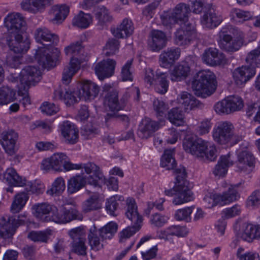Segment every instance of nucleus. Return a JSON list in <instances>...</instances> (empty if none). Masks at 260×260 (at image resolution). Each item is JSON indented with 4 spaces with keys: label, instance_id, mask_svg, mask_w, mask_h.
<instances>
[{
    "label": "nucleus",
    "instance_id": "nucleus-1",
    "mask_svg": "<svg viewBox=\"0 0 260 260\" xmlns=\"http://www.w3.org/2000/svg\"><path fill=\"white\" fill-rule=\"evenodd\" d=\"M246 65L236 69L233 72L235 83L239 87L243 86L255 74V68L260 64V41L258 47L247 54Z\"/></svg>",
    "mask_w": 260,
    "mask_h": 260
},
{
    "label": "nucleus",
    "instance_id": "nucleus-2",
    "mask_svg": "<svg viewBox=\"0 0 260 260\" xmlns=\"http://www.w3.org/2000/svg\"><path fill=\"white\" fill-rule=\"evenodd\" d=\"M184 150L198 158L214 161L217 156V149L214 145L208 146V143L200 138L188 137L183 142Z\"/></svg>",
    "mask_w": 260,
    "mask_h": 260
},
{
    "label": "nucleus",
    "instance_id": "nucleus-3",
    "mask_svg": "<svg viewBox=\"0 0 260 260\" xmlns=\"http://www.w3.org/2000/svg\"><path fill=\"white\" fill-rule=\"evenodd\" d=\"M191 86L196 95L205 98L213 94L216 89L215 76L209 71H201L197 74Z\"/></svg>",
    "mask_w": 260,
    "mask_h": 260
},
{
    "label": "nucleus",
    "instance_id": "nucleus-4",
    "mask_svg": "<svg viewBox=\"0 0 260 260\" xmlns=\"http://www.w3.org/2000/svg\"><path fill=\"white\" fill-rule=\"evenodd\" d=\"M126 206L125 215L134 224L127 226L119 233V241L121 243L126 242L127 240L139 231L141 228L140 223L142 222V217L138 213L135 200L132 198H127Z\"/></svg>",
    "mask_w": 260,
    "mask_h": 260
},
{
    "label": "nucleus",
    "instance_id": "nucleus-5",
    "mask_svg": "<svg viewBox=\"0 0 260 260\" xmlns=\"http://www.w3.org/2000/svg\"><path fill=\"white\" fill-rule=\"evenodd\" d=\"M191 10L188 5L180 3L172 10L164 11L160 15L161 22L163 25L172 28L177 23H187L188 15Z\"/></svg>",
    "mask_w": 260,
    "mask_h": 260
},
{
    "label": "nucleus",
    "instance_id": "nucleus-6",
    "mask_svg": "<svg viewBox=\"0 0 260 260\" xmlns=\"http://www.w3.org/2000/svg\"><path fill=\"white\" fill-rule=\"evenodd\" d=\"M58 50L53 46L41 47L36 51L35 58L40 66L44 69L55 66Z\"/></svg>",
    "mask_w": 260,
    "mask_h": 260
},
{
    "label": "nucleus",
    "instance_id": "nucleus-7",
    "mask_svg": "<svg viewBox=\"0 0 260 260\" xmlns=\"http://www.w3.org/2000/svg\"><path fill=\"white\" fill-rule=\"evenodd\" d=\"M165 194L168 196H174L172 202L175 205H181L193 199L189 185L174 186L173 188L165 190Z\"/></svg>",
    "mask_w": 260,
    "mask_h": 260
},
{
    "label": "nucleus",
    "instance_id": "nucleus-8",
    "mask_svg": "<svg viewBox=\"0 0 260 260\" xmlns=\"http://www.w3.org/2000/svg\"><path fill=\"white\" fill-rule=\"evenodd\" d=\"M196 36L194 25L190 23H185L175 32L174 42L178 46L188 45L196 38Z\"/></svg>",
    "mask_w": 260,
    "mask_h": 260
},
{
    "label": "nucleus",
    "instance_id": "nucleus-9",
    "mask_svg": "<svg viewBox=\"0 0 260 260\" xmlns=\"http://www.w3.org/2000/svg\"><path fill=\"white\" fill-rule=\"evenodd\" d=\"M26 23L20 13L9 14L5 19V26L9 35L22 34L25 31Z\"/></svg>",
    "mask_w": 260,
    "mask_h": 260
},
{
    "label": "nucleus",
    "instance_id": "nucleus-10",
    "mask_svg": "<svg viewBox=\"0 0 260 260\" xmlns=\"http://www.w3.org/2000/svg\"><path fill=\"white\" fill-rule=\"evenodd\" d=\"M233 129L234 126L230 122H219L213 130L212 136L214 140L220 145L229 143L232 136Z\"/></svg>",
    "mask_w": 260,
    "mask_h": 260
},
{
    "label": "nucleus",
    "instance_id": "nucleus-11",
    "mask_svg": "<svg viewBox=\"0 0 260 260\" xmlns=\"http://www.w3.org/2000/svg\"><path fill=\"white\" fill-rule=\"evenodd\" d=\"M168 39L166 34L158 29H152L147 40L148 49L152 52H158L166 47Z\"/></svg>",
    "mask_w": 260,
    "mask_h": 260
},
{
    "label": "nucleus",
    "instance_id": "nucleus-12",
    "mask_svg": "<svg viewBox=\"0 0 260 260\" xmlns=\"http://www.w3.org/2000/svg\"><path fill=\"white\" fill-rule=\"evenodd\" d=\"M20 82L21 86L35 85L42 78L40 69L35 66H27L21 72Z\"/></svg>",
    "mask_w": 260,
    "mask_h": 260
},
{
    "label": "nucleus",
    "instance_id": "nucleus-13",
    "mask_svg": "<svg viewBox=\"0 0 260 260\" xmlns=\"http://www.w3.org/2000/svg\"><path fill=\"white\" fill-rule=\"evenodd\" d=\"M222 21L221 16L216 13L212 5H206L204 7V14L201 18V22L203 26L212 29L218 26Z\"/></svg>",
    "mask_w": 260,
    "mask_h": 260
},
{
    "label": "nucleus",
    "instance_id": "nucleus-14",
    "mask_svg": "<svg viewBox=\"0 0 260 260\" xmlns=\"http://www.w3.org/2000/svg\"><path fill=\"white\" fill-rule=\"evenodd\" d=\"M7 42L10 50L17 54L24 53L29 48V41L24 40L22 34L9 35L7 37Z\"/></svg>",
    "mask_w": 260,
    "mask_h": 260
},
{
    "label": "nucleus",
    "instance_id": "nucleus-15",
    "mask_svg": "<svg viewBox=\"0 0 260 260\" xmlns=\"http://www.w3.org/2000/svg\"><path fill=\"white\" fill-rule=\"evenodd\" d=\"M67 159L68 156L64 153H54L50 157L43 160L41 164V168L46 172L51 170L61 172L62 171L63 162L65 159Z\"/></svg>",
    "mask_w": 260,
    "mask_h": 260
},
{
    "label": "nucleus",
    "instance_id": "nucleus-16",
    "mask_svg": "<svg viewBox=\"0 0 260 260\" xmlns=\"http://www.w3.org/2000/svg\"><path fill=\"white\" fill-rule=\"evenodd\" d=\"M82 168L85 172L89 174L93 173V175H89L86 178L88 180V184L94 187H100L101 182L104 180V176L100 170V167L93 162H89L82 164Z\"/></svg>",
    "mask_w": 260,
    "mask_h": 260
},
{
    "label": "nucleus",
    "instance_id": "nucleus-17",
    "mask_svg": "<svg viewBox=\"0 0 260 260\" xmlns=\"http://www.w3.org/2000/svg\"><path fill=\"white\" fill-rule=\"evenodd\" d=\"M35 37L37 42L42 44L43 47L53 46L58 42V37L55 34L51 33L45 27L36 29Z\"/></svg>",
    "mask_w": 260,
    "mask_h": 260
},
{
    "label": "nucleus",
    "instance_id": "nucleus-18",
    "mask_svg": "<svg viewBox=\"0 0 260 260\" xmlns=\"http://www.w3.org/2000/svg\"><path fill=\"white\" fill-rule=\"evenodd\" d=\"M255 162V157L250 151H242L238 155L237 166L240 171L250 173L254 168Z\"/></svg>",
    "mask_w": 260,
    "mask_h": 260
},
{
    "label": "nucleus",
    "instance_id": "nucleus-19",
    "mask_svg": "<svg viewBox=\"0 0 260 260\" xmlns=\"http://www.w3.org/2000/svg\"><path fill=\"white\" fill-rule=\"evenodd\" d=\"M78 90L59 87L54 91L55 98L62 101L66 105L70 106L81 100Z\"/></svg>",
    "mask_w": 260,
    "mask_h": 260
},
{
    "label": "nucleus",
    "instance_id": "nucleus-20",
    "mask_svg": "<svg viewBox=\"0 0 260 260\" xmlns=\"http://www.w3.org/2000/svg\"><path fill=\"white\" fill-rule=\"evenodd\" d=\"M116 64V61L111 59L103 60L97 63L94 67V71L98 78L103 80L112 76L114 73Z\"/></svg>",
    "mask_w": 260,
    "mask_h": 260
},
{
    "label": "nucleus",
    "instance_id": "nucleus-21",
    "mask_svg": "<svg viewBox=\"0 0 260 260\" xmlns=\"http://www.w3.org/2000/svg\"><path fill=\"white\" fill-rule=\"evenodd\" d=\"M159 128V123L158 122L146 117L139 124L137 134L139 138L146 139L151 137Z\"/></svg>",
    "mask_w": 260,
    "mask_h": 260
},
{
    "label": "nucleus",
    "instance_id": "nucleus-22",
    "mask_svg": "<svg viewBox=\"0 0 260 260\" xmlns=\"http://www.w3.org/2000/svg\"><path fill=\"white\" fill-rule=\"evenodd\" d=\"M3 140L2 144L6 153L10 155H13L16 151V142L18 135L13 129L4 131L2 134Z\"/></svg>",
    "mask_w": 260,
    "mask_h": 260
},
{
    "label": "nucleus",
    "instance_id": "nucleus-23",
    "mask_svg": "<svg viewBox=\"0 0 260 260\" xmlns=\"http://www.w3.org/2000/svg\"><path fill=\"white\" fill-rule=\"evenodd\" d=\"M202 59L206 64L211 66H220L226 62L224 55L219 53L217 49L211 47L205 50L202 55Z\"/></svg>",
    "mask_w": 260,
    "mask_h": 260
},
{
    "label": "nucleus",
    "instance_id": "nucleus-24",
    "mask_svg": "<svg viewBox=\"0 0 260 260\" xmlns=\"http://www.w3.org/2000/svg\"><path fill=\"white\" fill-rule=\"evenodd\" d=\"M134 26L131 20L124 18L117 27H112L111 32L117 39L127 38L132 35L134 32Z\"/></svg>",
    "mask_w": 260,
    "mask_h": 260
},
{
    "label": "nucleus",
    "instance_id": "nucleus-25",
    "mask_svg": "<svg viewBox=\"0 0 260 260\" xmlns=\"http://www.w3.org/2000/svg\"><path fill=\"white\" fill-rule=\"evenodd\" d=\"M104 104L109 108L111 111H118L125 106L124 98L118 99V92L116 90L112 89L108 91L105 95Z\"/></svg>",
    "mask_w": 260,
    "mask_h": 260
},
{
    "label": "nucleus",
    "instance_id": "nucleus-26",
    "mask_svg": "<svg viewBox=\"0 0 260 260\" xmlns=\"http://www.w3.org/2000/svg\"><path fill=\"white\" fill-rule=\"evenodd\" d=\"M78 90L79 98L85 101L94 99L99 92V86L94 83L88 80L83 81L81 88Z\"/></svg>",
    "mask_w": 260,
    "mask_h": 260
},
{
    "label": "nucleus",
    "instance_id": "nucleus-27",
    "mask_svg": "<svg viewBox=\"0 0 260 260\" xmlns=\"http://www.w3.org/2000/svg\"><path fill=\"white\" fill-rule=\"evenodd\" d=\"M60 130L67 143L75 144L77 142L78 129L71 122L64 121L60 126Z\"/></svg>",
    "mask_w": 260,
    "mask_h": 260
},
{
    "label": "nucleus",
    "instance_id": "nucleus-28",
    "mask_svg": "<svg viewBox=\"0 0 260 260\" xmlns=\"http://www.w3.org/2000/svg\"><path fill=\"white\" fill-rule=\"evenodd\" d=\"M178 103L181 105V108H183L185 112L200 107L201 103L192 94L186 91L182 92L177 99Z\"/></svg>",
    "mask_w": 260,
    "mask_h": 260
},
{
    "label": "nucleus",
    "instance_id": "nucleus-29",
    "mask_svg": "<svg viewBox=\"0 0 260 260\" xmlns=\"http://www.w3.org/2000/svg\"><path fill=\"white\" fill-rule=\"evenodd\" d=\"M95 18L98 20L96 25L100 30L107 28V24L111 23L114 19L109 10L104 6H100L97 8Z\"/></svg>",
    "mask_w": 260,
    "mask_h": 260
},
{
    "label": "nucleus",
    "instance_id": "nucleus-30",
    "mask_svg": "<svg viewBox=\"0 0 260 260\" xmlns=\"http://www.w3.org/2000/svg\"><path fill=\"white\" fill-rule=\"evenodd\" d=\"M180 55V49L178 48L167 49L163 51L159 56L160 66L166 67L174 64Z\"/></svg>",
    "mask_w": 260,
    "mask_h": 260
},
{
    "label": "nucleus",
    "instance_id": "nucleus-31",
    "mask_svg": "<svg viewBox=\"0 0 260 260\" xmlns=\"http://www.w3.org/2000/svg\"><path fill=\"white\" fill-rule=\"evenodd\" d=\"M15 216H4L0 218V227L8 234L13 235L16 229L23 222L22 220Z\"/></svg>",
    "mask_w": 260,
    "mask_h": 260
},
{
    "label": "nucleus",
    "instance_id": "nucleus-32",
    "mask_svg": "<svg viewBox=\"0 0 260 260\" xmlns=\"http://www.w3.org/2000/svg\"><path fill=\"white\" fill-rule=\"evenodd\" d=\"M240 183L231 185L227 191L222 194H216L214 196V200L221 205L229 204L235 201L239 197V193L235 187H238Z\"/></svg>",
    "mask_w": 260,
    "mask_h": 260
},
{
    "label": "nucleus",
    "instance_id": "nucleus-33",
    "mask_svg": "<svg viewBox=\"0 0 260 260\" xmlns=\"http://www.w3.org/2000/svg\"><path fill=\"white\" fill-rule=\"evenodd\" d=\"M190 68L186 62H181L175 66L170 73L172 81H179L186 79L189 75Z\"/></svg>",
    "mask_w": 260,
    "mask_h": 260
},
{
    "label": "nucleus",
    "instance_id": "nucleus-34",
    "mask_svg": "<svg viewBox=\"0 0 260 260\" xmlns=\"http://www.w3.org/2000/svg\"><path fill=\"white\" fill-rule=\"evenodd\" d=\"M82 61L78 58H71L69 66L63 70L62 73V81L63 83L68 85L71 81L73 76L80 68Z\"/></svg>",
    "mask_w": 260,
    "mask_h": 260
},
{
    "label": "nucleus",
    "instance_id": "nucleus-35",
    "mask_svg": "<svg viewBox=\"0 0 260 260\" xmlns=\"http://www.w3.org/2000/svg\"><path fill=\"white\" fill-rule=\"evenodd\" d=\"M4 179L11 186H23L26 183L25 178L19 176L16 170L12 168L5 171Z\"/></svg>",
    "mask_w": 260,
    "mask_h": 260
},
{
    "label": "nucleus",
    "instance_id": "nucleus-36",
    "mask_svg": "<svg viewBox=\"0 0 260 260\" xmlns=\"http://www.w3.org/2000/svg\"><path fill=\"white\" fill-rule=\"evenodd\" d=\"M86 184H88V180L86 177L80 174L73 176L68 181V192L69 194L74 193L84 187Z\"/></svg>",
    "mask_w": 260,
    "mask_h": 260
},
{
    "label": "nucleus",
    "instance_id": "nucleus-37",
    "mask_svg": "<svg viewBox=\"0 0 260 260\" xmlns=\"http://www.w3.org/2000/svg\"><path fill=\"white\" fill-rule=\"evenodd\" d=\"M53 206L46 203L35 204L32 207L33 214L38 219L42 221H46L47 217L51 215Z\"/></svg>",
    "mask_w": 260,
    "mask_h": 260
},
{
    "label": "nucleus",
    "instance_id": "nucleus-38",
    "mask_svg": "<svg viewBox=\"0 0 260 260\" xmlns=\"http://www.w3.org/2000/svg\"><path fill=\"white\" fill-rule=\"evenodd\" d=\"M168 76L167 73L162 72L159 70L156 71L155 90L157 93L164 94L167 92L169 83L167 79Z\"/></svg>",
    "mask_w": 260,
    "mask_h": 260
},
{
    "label": "nucleus",
    "instance_id": "nucleus-39",
    "mask_svg": "<svg viewBox=\"0 0 260 260\" xmlns=\"http://www.w3.org/2000/svg\"><path fill=\"white\" fill-rule=\"evenodd\" d=\"M243 34L238 28L232 25H228L222 27L219 32L218 37L219 43H223L232 41V39L235 37L239 36Z\"/></svg>",
    "mask_w": 260,
    "mask_h": 260
},
{
    "label": "nucleus",
    "instance_id": "nucleus-40",
    "mask_svg": "<svg viewBox=\"0 0 260 260\" xmlns=\"http://www.w3.org/2000/svg\"><path fill=\"white\" fill-rule=\"evenodd\" d=\"M243 240L248 242L260 239V225L247 224L241 235Z\"/></svg>",
    "mask_w": 260,
    "mask_h": 260
},
{
    "label": "nucleus",
    "instance_id": "nucleus-41",
    "mask_svg": "<svg viewBox=\"0 0 260 260\" xmlns=\"http://www.w3.org/2000/svg\"><path fill=\"white\" fill-rule=\"evenodd\" d=\"M243 43V34H242L233 38L232 41L219 43V46L221 49L226 52H233L239 50Z\"/></svg>",
    "mask_w": 260,
    "mask_h": 260
},
{
    "label": "nucleus",
    "instance_id": "nucleus-42",
    "mask_svg": "<svg viewBox=\"0 0 260 260\" xmlns=\"http://www.w3.org/2000/svg\"><path fill=\"white\" fill-rule=\"evenodd\" d=\"M230 154L220 157L213 171L215 176L223 177L226 174L228 168L233 165V162L230 161Z\"/></svg>",
    "mask_w": 260,
    "mask_h": 260
},
{
    "label": "nucleus",
    "instance_id": "nucleus-43",
    "mask_svg": "<svg viewBox=\"0 0 260 260\" xmlns=\"http://www.w3.org/2000/svg\"><path fill=\"white\" fill-rule=\"evenodd\" d=\"M92 22V17L90 14L85 13L80 11L72 20V24L78 28L85 29L87 28Z\"/></svg>",
    "mask_w": 260,
    "mask_h": 260
},
{
    "label": "nucleus",
    "instance_id": "nucleus-44",
    "mask_svg": "<svg viewBox=\"0 0 260 260\" xmlns=\"http://www.w3.org/2000/svg\"><path fill=\"white\" fill-rule=\"evenodd\" d=\"M174 149L165 150L161 156L160 166L166 168L167 170H174L176 168L177 163L174 158Z\"/></svg>",
    "mask_w": 260,
    "mask_h": 260
},
{
    "label": "nucleus",
    "instance_id": "nucleus-45",
    "mask_svg": "<svg viewBox=\"0 0 260 260\" xmlns=\"http://www.w3.org/2000/svg\"><path fill=\"white\" fill-rule=\"evenodd\" d=\"M61 214L62 223H68L73 220H81L83 218L82 214L74 208H62L61 209Z\"/></svg>",
    "mask_w": 260,
    "mask_h": 260
},
{
    "label": "nucleus",
    "instance_id": "nucleus-46",
    "mask_svg": "<svg viewBox=\"0 0 260 260\" xmlns=\"http://www.w3.org/2000/svg\"><path fill=\"white\" fill-rule=\"evenodd\" d=\"M28 198L27 193L24 192H21L17 194L15 196L12 204L10 209L11 212L12 213L19 212L24 207Z\"/></svg>",
    "mask_w": 260,
    "mask_h": 260
},
{
    "label": "nucleus",
    "instance_id": "nucleus-47",
    "mask_svg": "<svg viewBox=\"0 0 260 260\" xmlns=\"http://www.w3.org/2000/svg\"><path fill=\"white\" fill-rule=\"evenodd\" d=\"M168 117L170 121L176 126L182 125L184 123V114L179 107L171 109L168 113Z\"/></svg>",
    "mask_w": 260,
    "mask_h": 260
},
{
    "label": "nucleus",
    "instance_id": "nucleus-48",
    "mask_svg": "<svg viewBox=\"0 0 260 260\" xmlns=\"http://www.w3.org/2000/svg\"><path fill=\"white\" fill-rule=\"evenodd\" d=\"M84 51V46L82 41H78L73 43L70 45L67 46L64 49V52L66 55H72L71 58H78L81 55H83ZM79 59H82L81 58Z\"/></svg>",
    "mask_w": 260,
    "mask_h": 260
},
{
    "label": "nucleus",
    "instance_id": "nucleus-49",
    "mask_svg": "<svg viewBox=\"0 0 260 260\" xmlns=\"http://www.w3.org/2000/svg\"><path fill=\"white\" fill-rule=\"evenodd\" d=\"M52 10L54 13V18L52 21L60 23L69 14L70 8L66 5H56L53 7Z\"/></svg>",
    "mask_w": 260,
    "mask_h": 260
},
{
    "label": "nucleus",
    "instance_id": "nucleus-50",
    "mask_svg": "<svg viewBox=\"0 0 260 260\" xmlns=\"http://www.w3.org/2000/svg\"><path fill=\"white\" fill-rule=\"evenodd\" d=\"M15 92L8 86L0 88V105H7L15 100Z\"/></svg>",
    "mask_w": 260,
    "mask_h": 260
},
{
    "label": "nucleus",
    "instance_id": "nucleus-51",
    "mask_svg": "<svg viewBox=\"0 0 260 260\" xmlns=\"http://www.w3.org/2000/svg\"><path fill=\"white\" fill-rule=\"evenodd\" d=\"M117 38H110L107 41L103 48L104 54L106 56L114 55L118 51L120 42Z\"/></svg>",
    "mask_w": 260,
    "mask_h": 260
},
{
    "label": "nucleus",
    "instance_id": "nucleus-52",
    "mask_svg": "<svg viewBox=\"0 0 260 260\" xmlns=\"http://www.w3.org/2000/svg\"><path fill=\"white\" fill-rule=\"evenodd\" d=\"M86 238H81L80 240L73 241L72 242V251L78 255L86 256L87 247L85 244Z\"/></svg>",
    "mask_w": 260,
    "mask_h": 260
},
{
    "label": "nucleus",
    "instance_id": "nucleus-53",
    "mask_svg": "<svg viewBox=\"0 0 260 260\" xmlns=\"http://www.w3.org/2000/svg\"><path fill=\"white\" fill-rule=\"evenodd\" d=\"M88 239L91 249L99 251L103 248V244L100 242L99 237L97 235L95 226L90 229V233L88 235Z\"/></svg>",
    "mask_w": 260,
    "mask_h": 260
},
{
    "label": "nucleus",
    "instance_id": "nucleus-54",
    "mask_svg": "<svg viewBox=\"0 0 260 260\" xmlns=\"http://www.w3.org/2000/svg\"><path fill=\"white\" fill-rule=\"evenodd\" d=\"M117 230V224L110 222L99 230V234L103 240L111 239L116 232Z\"/></svg>",
    "mask_w": 260,
    "mask_h": 260
},
{
    "label": "nucleus",
    "instance_id": "nucleus-55",
    "mask_svg": "<svg viewBox=\"0 0 260 260\" xmlns=\"http://www.w3.org/2000/svg\"><path fill=\"white\" fill-rule=\"evenodd\" d=\"M173 173L176 176L175 185H189V182L186 179L187 173L184 167L180 166L179 168H174Z\"/></svg>",
    "mask_w": 260,
    "mask_h": 260
},
{
    "label": "nucleus",
    "instance_id": "nucleus-56",
    "mask_svg": "<svg viewBox=\"0 0 260 260\" xmlns=\"http://www.w3.org/2000/svg\"><path fill=\"white\" fill-rule=\"evenodd\" d=\"M66 185L63 178L61 177L57 178L52 185V187L47 191L50 196L59 195L65 189Z\"/></svg>",
    "mask_w": 260,
    "mask_h": 260
},
{
    "label": "nucleus",
    "instance_id": "nucleus-57",
    "mask_svg": "<svg viewBox=\"0 0 260 260\" xmlns=\"http://www.w3.org/2000/svg\"><path fill=\"white\" fill-rule=\"evenodd\" d=\"M99 133V127L96 124L88 122L83 126L81 129V134L85 139L91 138Z\"/></svg>",
    "mask_w": 260,
    "mask_h": 260
},
{
    "label": "nucleus",
    "instance_id": "nucleus-58",
    "mask_svg": "<svg viewBox=\"0 0 260 260\" xmlns=\"http://www.w3.org/2000/svg\"><path fill=\"white\" fill-rule=\"evenodd\" d=\"M99 196L97 193L91 196L84 203L83 209L85 212L92 210H96L101 208V205L99 203Z\"/></svg>",
    "mask_w": 260,
    "mask_h": 260
},
{
    "label": "nucleus",
    "instance_id": "nucleus-59",
    "mask_svg": "<svg viewBox=\"0 0 260 260\" xmlns=\"http://www.w3.org/2000/svg\"><path fill=\"white\" fill-rule=\"evenodd\" d=\"M193 206L187 207L177 210L175 213V218L178 221H184L186 222L191 221V214L193 211Z\"/></svg>",
    "mask_w": 260,
    "mask_h": 260
},
{
    "label": "nucleus",
    "instance_id": "nucleus-60",
    "mask_svg": "<svg viewBox=\"0 0 260 260\" xmlns=\"http://www.w3.org/2000/svg\"><path fill=\"white\" fill-rule=\"evenodd\" d=\"M232 107L228 97L217 103L214 106V109L218 114H228L232 113Z\"/></svg>",
    "mask_w": 260,
    "mask_h": 260
},
{
    "label": "nucleus",
    "instance_id": "nucleus-61",
    "mask_svg": "<svg viewBox=\"0 0 260 260\" xmlns=\"http://www.w3.org/2000/svg\"><path fill=\"white\" fill-rule=\"evenodd\" d=\"M153 108L157 117H164L169 109L168 104L160 100L156 99L153 101Z\"/></svg>",
    "mask_w": 260,
    "mask_h": 260
},
{
    "label": "nucleus",
    "instance_id": "nucleus-62",
    "mask_svg": "<svg viewBox=\"0 0 260 260\" xmlns=\"http://www.w3.org/2000/svg\"><path fill=\"white\" fill-rule=\"evenodd\" d=\"M29 88V86H21L18 91V95L22 97L19 102L24 107L30 104V99L28 96Z\"/></svg>",
    "mask_w": 260,
    "mask_h": 260
},
{
    "label": "nucleus",
    "instance_id": "nucleus-63",
    "mask_svg": "<svg viewBox=\"0 0 260 260\" xmlns=\"http://www.w3.org/2000/svg\"><path fill=\"white\" fill-rule=\"evenodd\" d=\"M168 228L170 235L171 236L185 237L188 233V231L185 226L172 225Z\"/></svg>",
    "mask_w": 260,
    "mask_h": 260
},
{
    "label": "nucleus",
    "instance_id": "nucleus-64",
    "mask_svg": "<svg viewBox=\"0 0 260 260\" xmlns=\"http://www.w3.org/2000/svg\"><path fill=\"white\" fill-rule=\"evenodd\" d=\"M27 237L34 242H46L48 240L47 235L43 231H31L29 233Z\"/></svg>",
    "mask_w": 260,
    "mask_h": 260
}]
</instances>
